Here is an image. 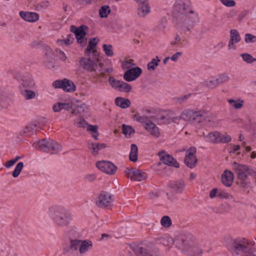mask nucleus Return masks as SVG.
Returning <instances> with one entry per match:
<instances>
[{"label": "nucleus", "mask_w": 256, "mask_h": 256, "mask_svg": "<svg viewBox=\"0 0 256 256\" xmlns=\"http://www.w3.org/2000/svg\"><path fill=\"white\" fill-rule=\"evenodd\" d=\"M228 249L233 256H256L248 240L228 237L225 240Z\"/></svg>", "instance_id": "obj_1"}, {"label": "nucleus", "mask_w": 256, "mask_h": 256, "mask_svg": "<svg viewBox=\"0 0 256 256\" xmlns=\"http://www.w3.org/2000/svg\"><path fill=\"white\" fill-rule=\"evenodd\" d=\"M232 168L237 176L238 184L242 188L248 187L250 184L248 175L252 176L256 179V171L248 165L234 162L232 164Z\"/></svg>", "instance_id": "obj_2"}, {"label": "nucleus", "mask_w": 256, "mask_h": 256, "mask_svg": "<svg viewBox=\"0 0 256 256\" xmlns=\"http://www.w3.org/2000/svg\"><path fill=\"white\" fill-rule=\"evenodd\" d=\"M132 248L138 256H159L157 250L150 242L142 243Z\"/></svg>", "instance_id": "obj_3"}, {"label": "nucleus", "mask_w": 256, "mask_h": 256, "mask_svg": "<svg viewBox=\"0 0 256 256\" xmlns=\"http://www.w3.org/2000/svg\"><path fill=\"white\" fill-rule=\"evenodd\" d=\"M113 200L112 195L110 192L102 191L98 197L96 204L101 208L110 209Z\"/></svg>", "instance_id": "obj_4"}, {"label": "nucleus", "mask_w": 256, "mask_h": 256, "mask_svg": "<svg viewBox=\"0 0 256 256\" xmlns=\"http://www.w3.org/2000/svg\"><path fill=\"white\" fill-rule=\"evenodd\" d=\"M179 119L184 120L191 121L196 123H200L204 120V116L200 112H195L192 110H186L182 112Z\"/></svg>", "instance_id": "obj_5"}, {"label": "nucleus", "mask_w": 256, "mask_h": 256, "mask_svg": "<svg viewBox=\"0 0 256 256\" xmlns=\"http://www.w3.org/2000/svg\"><path fill=\"white\" fill-rule=\"evenodd\" d=\"M38 148L46 152L52 150L56 152L61 149V146L51 139L44 138L38 142Z\"/></svg>", "instance_id": "obj_6"}, {"label": "nucleus", "mask_w": 256, "mask_h": 256, "mask_svg": "<svg viewBox=\"0 0 256 256\" xmlns=\"http://www.w3.org/2000/svg\"><path fill=\"white\" fill-rule=\"evenodd\" d=\"M174 14L178 15H187L188 13H193L190 9L188 0H176L174 6Z\"/></svg>", "instance_id": "obj_7"}, {"label": "nucleus", "mask_w": 256, "mask_h": 256, "mask_svg": "<svg viewBox=\"0 0 256 256\" xmlns=\"http://www.w3.org/2000/svg\"><path fill=\"white\" fill-rule=\"evenodd\" d=\"M95 57L96 60L82 57L80 60V64L84 69L89 72H94L96 74V72H98V63L100 62L98 58Z\"/></svg>", "instance_id": "obj_8"}, {"label": "nucleus", "mask_w": 256, "mask_h": 256, "mask_svg": "<svg viewBox=\"0 0 256 256\" xmlns=\"http://www.w3.org/2000/svg\"><path fill=\"white\" fill-rule=\"evenodd\" d=\"M52 86L56 88H62L66 92H74L76 88L74 84L66 78L55 80L52 84Z\"/></svg>", "instance_id": "obj_9"}, {"label": "nucleus", "mask_w": 256, "mask_h": 256, "mask_svg": "<svg viewBox=\"0 0 256 256\" xmlns=\"http://www.w3.org/2000/svg\"><path fill=\"white\" fill-rule=\"evenodd\" d=\"M108 81L110 86L114 88L120 92H130L132 90V86L123 81L118 80L112 76H110Z\"/></svg>", "instance_id": "obj_10"}, {"label": "nucleus", "mask_w": 256, "mask_h": 256, "mask_svg": "<svg viewBox=\"0 0 256 256\" xmlns=\"http://www.w3.org/2000/svg\"><path fill=\"white\" fill-rule=\"evenodd\" d=\"M126 176L131 180L140 182L146 180L147 175L141 170L134 168H126L124 170Z\"/></svg>", "instance_id": "obj_11"}, {"label": "nucleus", "mask_w": 256, "mask_h": 256, "mask_svg": "<svg viewBox=\"0 0 256 256\" xmlns=\"http://www.w3.org/2000/svg\"><path fill=\"white\" fill-rule=\"evenodd\" d=\"M196 152V148L194 146L186 150L184 162L186 166L190 168H194L198 163Z\"/></svg>", "instance_id": "obj_12"}, {"label": "nucleus", "mask_w": 256, "mask_h": 256, "mask_svg": "<svg viewBox=\"0 0 256 256\" xmlns=\"http://www.w3.org/2000/svg\"><path fill=\"white\" fill-rule=\"evenodd\" d=\"M96 166L102 172L110 175L114 174L117 170V167L109 161L98 162L96 163Z\"/></svg>", "instance_id": "obj_13"}, {"label": "nucleus", "mask_w": 256, "mask_h": 256, "mask_svg": "<svg viewBox=\"0 0 256 256\" xmlns=\"http://www.w3.org/2000/svg\"><path fill=\"white\" fill-rule=\"evenodd\" d=\"M156 120L160 124H166L176 122L179 118L172 111H164L161 113Z\"/></svg>", "instance_id": "obj_14"}, {"label": "nucleus", "mask_w": 256, "mask_h": 256, "mask_svg": "<svg viewBox=\"0 0 256 256\" xmlns=\"http://www.w3.org/2000/svg\"><path fill=\"white\" fill-rule=\"evenodd\" d=\"M70 219V213L66 210H60L56 213L55 220L60 226L68 225Z\"/></svg>", "instance_id": "obj_15"}, {"label": "nucleus", "mask_w": 256, "mask_h": 256, "mask_svg": "<svg viewBox=\"0 0 256 256\" xmlns=\"http://www.w3.org/2000/svg\"><path fill=\"white\" fill-rule=\"evenodd\" d=\"M142 73L140 67H136L127 70L124 74V78L126 82H132L138 78Z\"/></svg>", "instance_id": "obj_16"}, {"label": "nucleus", "mask_w": 256, "mask_h": 256, "mask_svg": "<svg viewBox=\"0 0 256 256\" xmlns=\"http://www.w3.org/2000/svg\"><path fill=\"white\" fill-rule=\"evenodd\" d=\"M164 151L162 150L158 153V155L160 157V160L165 164L169 166H172L176 168H178L180 166L179 164L176 162L172 156L166 154H164Z\"/></svg>", "instance_id": "obj_17"}, {"label": "nucleus", "mask_w": 256, "mask_h": 256, "mask_svg": "<svg viewBox=\"0 0 256 256\" xmlns=\"http://www.w3.org/2000/svg\"><path fill=\"white\" fill-rule=\"evenodd\" d=\"M202 250L196 246L191 244L185 246L182 250V254L184 256H200Z\"/></svg>", "instance_id": "obj_18"}, {"label": "nucleus", "mask_w": 256, "mask_h": 256, "mask_svg": "<svg viewBox=\"0 0 256 256\" xmlns=\"http://www.w3.org/2000/svg\"><path fill=\"white\" fill-rule=\"evenodd\" d=\"M45 50L44 62L48 68H54V59L53 52L49 47H46Z\"/></svg>", "instance_id": "obj_19"}, {"label": "nucleus", "mask_w": 256, "mask_h": 256, "mask_svg": "<svg viewBox=\"0 0 256 256\" xmlns=\"http://www.w3.org/2000/svg\"><path fill=\"white\" fill-rule=\"evenodd\" d=\"M240 40V37L238 32L236 30H232L230 31V40L228 45V49H236L235 44L238 43Z\"/></svg>", "instance_id": "obj_20"}, {"label": "nucleus", "mask_w": 256, "mask_h": 256, "mask_svg": "<svg viewBox=\"0 0 256 256\" xmlns=\"http://www.w3.org/2000/svg\"><path fill=\"white\" fill-rule=\"evenodd\" d=\"M20 15L22 19L28 22H36L39 19L38 14L34 12L22 11L20 12Z\"/></svg>", "instance_id": "obj_21"}, {"label": "nucleus", "mask_w": 256, "mask_h": 256, "mask_svg": "<svg viewBox=\"0 0 256 256\" xmlns=\"http://www.w3.org/2000/svg\"><path fill=\"white\" fill-rule=\"evenodd\" d=\"M234 174L230 170H226L222 175V182L226 186L230 187L234 181Z\"/></svg>", "instance_id": "obj_22"}, {"label": "nucleus", "mask_w": 256, "mask_h": 256, "mask_svg": "<svg viewBox=\"0 0 256 256\" xmlns=\"http://www.w3.org/2000/svg\"><path fill=\"white\" fill-rule=\"evenodd\" d=\"M98 41L99 40L96 38H94L90 40L88 44L86 50V55L88 56L90 54V52H92L94 56H96L97 54H98V52L97 50L94 49V48L96 46Z\"/></svg>", "instance_id": "obj_23"}, {"label": "nucleus", "mask_w": 256, "mask_h": 256, "mask_svg": "<svg viewBox=\"0 0 256 256\" xmlns=\"http://www.w3.org/2000/svg\"><path fill=\"white\" fill-rule=\"evenodd\" d=\"M104 64L102 62L98 63V72H96V76L100 78H104L106 76L107 74H109L113 72L112 67H108L107 68H103Z\"/></svg>", "instance_id": "obj_24"}, {"label": "nucleus", "mask_w": 256, "mask_h": 256, "mask_svg": "<svg viewBox=\"0 0 256 256\" xmlns=\"http://www.w3.org/2000/svg\"><path fill=\"white\" fill-rule=\"evenodd\" d=\"M145 128L154 137L158 138L160 136V134L158 128L152 122L146 123Z\"/></svg>", "instance_id": "obj_25"}, {"label": "nucleus", "mask_w": 256, "mask_h": 256, "mask_svg": "<svg viewBox=\"0 0 256 256\" xmlns=\"http://www.w3.org/2000/svg\"><path fill=\"white\" fill-rule=\"evenodd\" d=\"M170 188L176 192H181L184 189L185 184L183 180L174 181L170 184Z\"/></svg>", "instance_id": "obj_26"}, {"label": "nucleus", "mask_w": 256, "mask_h": 256, "mask_svg": "<svg viewBox=\"0 0 256 256\" xmlns=\"http://www.w3.org/2000/svg\"><path fill=\"white\" fill-rule=\"evenodd\" d=\"M115 104L122 108H126L131 104L130 101L128 99L122 97H118L114 100Z\"/></svg>", "instance_id": "obj_27"}, {"label": "nucleus", "mask_w": 256, "mask_h": 256, "mask_svg": "<svg viewBox=\"0 0 256 256\" xmlns=\"http://www.w3.org/2000/svg\"><path fill=\"white\" fill-rule=\"evenodd\" d=\"M87 28V26L82 25L79 28H78V29H76L74 34L78 43L82 42L85 36L86 35V32L84 31V29Z\"/></svg>", "instance_id": "obj_28"}, {"label": "nucleus", "mask_w": 256, "mask_h": 256, "mask_svg": "<svg viewBox=\"0 0 256 256\" xmlns=\"http://www.w3.org/2000/svg\"><path fill=\"white\" fill-rule=\"evenodd\" d=\"M88 146L92 150V154L95 156L98 154L99 150L106 148V145L104 144L89 143Z\"/></svg>", "instance_id": "obj_29"}, {"label": "nucleus", "mask_w": 256, "mask_h": 256, "mask_svg": "<svg viewBox=\"0 0 256 256\" xmlns=\"http://www.w3.org/2000/svg\"><path fill=\"white\" fill-rule=\"evenodd\" d=\"M138 148L136 144H132L129 158L130 161L136 162L138 160Z\"/></svg>", "instance_id": "obj_30"}, {"label": "nucleus", "mask_w": 256, "mask_h": 256, "mask_svg": "<svg viewBox=\"0 0 256 256\" xmlns=\"http://www.w3.org/2000/svg\"><path fill=\"white\" fill-rule=\"evenodd\" d=\"M220 132H210L206 136L208 140L212 143L219 144Z\"/></svg>", "instance_id": "obj_31"}, {"label": "nucleus", "mask_w": 256, "mask_h": 256, "mask_svg": "<svg viewBox=\"0 0 256 256\" xmlns=\"http://www.w3.org/2000/svg\"><path fill=\"white\" fill-rule=\"evenodd\" d=\"M80 243L79 252L81 254L85 253L92 247V242L90 241L83 240Z\"/></svg>", "instance_id": "obj_32"}, {"label": "nucleus", "mask_w": 256, "mask_h": 256, "mask_svg": "<svg viewBox=\"0 0 256 256\" xmlns=\"http://www.w3.org/2000/svg\"><path fill=\"white\" fill-rule=\"evenodd\" d=\"M138 14L140 17L145 16L150 12V7L148 4H144L138 8Z\"/></svg>", "instance_id": "obj_33"}, {"label": "nucleus", "mask_w": 256, "mask_h": 256, "mask_svg": "<svg viewBox=\"0 0 256 256\" xmlns=\"http://www.w3.org/2000/svg\"><path fill=\"white\" fill-rule=\"evenodd\" d=\"M39 124L37 121L32 122L29 124L24 129V132L30 134L34 132V128Z\"/></svg>", "instance_id": "obj_34"}, {"label": "nucleus", "mask_w": 256, "mask_h": 256, "mask_svg": "<svg viewBox=\"0 0 256 256\" xmlns=\"http://www.w3.org/2000/svg\"><path fill=\"white\" fill-rule=\"evenodd\" d=\"M110 12V9L108 6L105 5L100 8L99 10V15L100 18H106Z\"/></svg>", "instance_id": "obj_35"}, {"label": "nucleus", "mask_w": 256, "mask_h": 256, "mask_svg": "<svg viewBox=\"0 0 256 256\" xmlns=\"http://www.w3.org/2000/svg\"><path fill=\"white\" fill-rule=\"evenodd\" d=\"M160 60L156 56V58H152V61L148 64V69L150 70H154L156 67L158 65V62Z\"/></svg>", "instance_id": "obj_36"}, {"label": "nucleus", "mask_w": 256, "mask_h": 256, "mask_svg": "<svg viewBox=\"0 0 256 256\" xmlns=\"http://www.w3.org/2000/svg\"><path fill=\"white\" fill-rule=\"evenodd\" d=\"M229 104L236 109H239L242 107L244 100L239 99L238 101L230 99L228 100Z\"/></svg>", "instance_id": "obj_37"}, {"label": "nucleus", "mask_w": 256, "mask_h": 256, "mask_svg": "<svg viewBox=\"0 0 256 256\" xmlns=\"http://www.w3.org/2000/svg\"><path fill=\"white\" fill-rule=\"evenodd\" d=\"M160 224L164 228H170L172 224V220L170 216H162L160 220Z\"/></svg>", "instance_id": "obj_38"}, {"label": "nucleus", "mask_w": 256, "mask_h": 256, "mask_svg": "<svg viewBox=\"0 0 256 256\" xmlns=\"http://www.w3.org/2000/svg\"><path fill=\"white\" fill-rule=\"evenodd\" d=\"M122 133L125 135L130 136L132 134H134L135 131L134 130L132 126H127L125 124L122 125Z\"/></svg>", "instance_id": "obj_39"}, {"label": "nucleus", "mask_w": 256, "mask_h": 256, "mask_svg": "<svg viewBox=\"0 0 256 256\" xmlns=\"http://www.w3.org/2000/svg\"><path fill=\"white\" fill-rule=\"evenodd\" d=\"M24 167V164L22 162H19L16 166L14 170L12 172V175L13 177L16 178L20 174L22 168Z\"/></svg>", "instance_id": "obj_40"}, {"label": "nucleus", "mask_w": 256, "mask_h": 256, "mask_svg": "<svg viewBox=\"0 0 256 256\" xmlns=\"http://www.w3.org/2000/svg\"><path fill=\"white\" fill-rule=\"evenodd\" d=\"M104 50L106 56H112L114 53L112 50V46L111 44H104L102 46Z\"/></svg>", "instance_id": "obj_41"}, {"label": "nucleus", "mask_w": 256, "mask_h": 256, "mask_svg": "<svg viewBox=\"0 0 256 256\" xmlns=\"http://www.w3.org/2000/svg\"><path fill=\"white\" fill-rule=\"evenodd\" d=\"M232 140L231 136L227 134L226 133L222 134L220 133V136L219 138V144H225L230 142Z\"/></svg>", "instance_id": "obj_42"}, {"label": "nucleus", "mask_w": 256, "mask_h": 256, "mask_svg": "<svg viewBox=\"0 0 256 256\" xmlns=\"http://www.w3.org/2000/svg\"><path fill=\"white\" fill-rule=\"evenodd\" d=\"M134 118L136 120L140 123L146 124V123H149V122H150L148 120V117L146 116H141L139 114H134Z\"/></svg>", "instance_id": "obj_43"}, {"label": "nucleus", "mask_w": 256, "mask_h": 256, "mask_svg": "<svg viewBox=\"0 0 256 256\" xmlns=\"http://www.w3.org/2000/svg\"><path fill=\"white\" fill-rule=\"evenodd\" d=\"M82 240H70V248L72 250H76L78 246L80 247Z\"/></svg>", "instance_id": "obj_44"}, {"label": "nucleus", "mask_w": 256, "mask_h": 256, "mask_svg": "<svg viewBox=\"0 0 256 256\" xmlns=\"http://www.w3.org/2000/svg\"><path fill=\"white\" fill-rule=\"evenodd\" d=\"M23 95L26 100H30L36 97V93L32 90H26L23 92Z\"/></svg>", "instance_id": "obj_45"}, {"label": "nucleus", "mask_w": 256, "mask_h": 256, "mask_svg": "<svg viewBox=\"0 0 256 256\" xmlns=\"http://www.w3.org/2000/svg\"><path fill=\"white\" fill-rule=\"evenodd\" d=\"M50 6V2L48 0H44L40 4H37L36 8L38 10H40L42 9L46 8Z\"/></svg>", "instance_id": "obj_46"}, {"label": "nucleus", "mask_w": 256, "mask_h": 256, "mask_svg": "<svg viewBox=\"0 0 256 256\" xmlns=\"http://www.w3.org/2000/svg\"><path fill=\"white\" fill-rule=\"evenodd\" d=\"M74 40V38L72 34H69L68 36V38L64 40H58V42H64L66 45H70L73 42Z\"/></svg>", "instance_id": "obj_47"}, {"label": "nucleus", "mask_w": 256, "mask_h": 256, "mask_svg": "<svg viewBox=\"0 0 256 256\" xmlns=\"http://www.w3.org/2000/svg\"><path fill=\"white\" fill-rule=\"evenodd\" d=\"M243 60L248 64H251L254 62V58L252 56L248 54L245 53L241 54Z\"/></svg>", "instance_id": "obj_48"}, {"label": "nucleus", "mask_w": 256, "mask_h": 256, "mask_svg": "<svg viewBox=\"0 0 256 256\" xmlns=\"http://www.w3.org/2000/svg\"><path fill=\"white\" fill-rule=\"evenodd\" d=\"M204 86L208 87V88L213 89L215 88H216L218 85L216 84V82L215 80H210L209 81H205L204 82Z\"/></svg>", "instance_id": "obj_49"}, {"label": "nucleus", "mask_w": 256, "mask_h": 256, "mask_svg": "<svg viewBox=\"0 0 256 256\" xmlns=\"http://www.w3.org/2000/svg\"><path fill=\"white\" fill-rule=\"evenodd\" d=\"M245 42L246 43L256 42V36L246 34L245 35Z\"/></svg>", "instance_id": "obj_50"}, {"label": "nucleus", "mask_w": 256, "mask_h": 256, "mask_svg": "<svg viewBox=\"0 0 256 256\" xmlns=\"http://www.w3.org/2000/svg\"><path fill=\"white\" fill-rule=\"evenodd\" d=\"M221 2L228 7L234 6L236 5V2L234 0H220Z\"/></svg>", "instance_id": "obj_51"}, {"label": "nucleus", "mask_w": 256, "mask_h": 256, "mask_svg": "<svg viewBox=\"0 0 256 256\" xmlns=\"http://www.w3.org/2000/svg\"><path fill=\"white\" fill-rule=\"evenodd\" d=\"M52 110L55 112H60L62 110V102H57L54 104L52 106Z\"/></svg>", "instance_id": "obj_52"}, {"label": "nucleus", "mask_w": 256, "mask_h": 256, "mask_svg": "<svg viewBox=\"0 0 256 256\" xmlns=\"http://www.w3.org/2000/svg\"><path fill=\"white\" fill-rule=\"evenodd\" d=\"M218 78L222 84L228 81L230 78L226 74L219 75Z\"/></svg>", "instance_id": "obj_53"}, {"label": "nucleus", "mask_w": 256, "mask_h": 256, "mask_svg": "<svg viewBox=\"0 0 256 256\" xmlns=\"http://www.w3.org/2000/svg\"><path fill=\"white\" fill-rule=\"evenodd\" d=\"M62 110H70L72 109V103H62Z\"/></svg>", "instance_id": "obj_54"}, {"label": "nucleus", "mask_w": 256, "mask_h": 256, "mask_svg": "<svg viewBox=\"0 0 256 256\" xmlns=\"http://www.w3.org/2000/svg\"><path fill=\"white\" fill-rule=\"evenodd\" d=\"M86 107V104H80V105H78L76 108L78 110V112L79 114H81L84 112Z\"/></svg>", "instance_id": "obj_55"}, {"label": "nucleus", "mask_w": 256, "mask_h": 256, "mask_svg": "<svg viewBox=\"0 0 256 256\" xmlns=\"http://www.w3.org/2000/svg\"><path fill=\"white\" fill-rule=\"evenodd\" d=\"M182 55V52H176L174 55H172V57L170 58L172 61L176 62L178 60V57H180Z\"/></svg>", "instance_id": "obj_56"}, {"label": "nucleus", "mask_w": 256, "mask_h": 256, "mask_svg": "<svg viewBox=\"0 0 256 256\" xmlns=\"http://www.w3.org/2000/svg\"><path fill=\"white\" fill-rule=\"evenodd\" d=\"M98 126L96 125H89L88 130L93 133L98 132Z\"/></svg>", "instance_id": "obj_57"}, {"label": "nucleus", "mask_w": 256, "mask_h": 256, "mask_svg": "<svg viewBox=\"0 0 256 256\" xmlns=\"http://www.w3.org/2000/svg\"><path fill=\"white\" fill-rule=\"evenodd\" d=\"M14 164H15V162L12 159V160L7 161L6 162V164H4V166L6 168H10L12 167V166H14Z\"/></svg>", "instance_id": "obj_58"}, {"label": "nucleus", "mask_w": 256, "mask_h": 256, "mask_svg": "<svg viewBox=\"0 0 256 256\" xmlns=\"http://www.w3.org/2000/svg\"><path fill=\"white\" fill-rule=\"evenodd\" d=\"M219 196L222 198H229L230 196V195L226 192H221L219 194Z\"/></svg>", "instance_id": "obj_59"}, {"label": "nucleus", "mask_w": 256, "mask_h": 256, "mask_svg": "<svg viewBox=\"0 0 256 256\" xmlns=\"http://www.w3.org/2000/svg\"><path fill=\"white\" fill-rule=\"evenodd\" d=\"M217 192L216 188H214L212 190L210 193V198H214L216 196V194Z\"/></svg>", "instance_id": "obj_60"}, {"label": "nucleus", "mask_w": 256, "mask_h": 256, "mask_svg": "<svg viewBox=\"0 0 256 256\" xmlns=\"http://www.w3.org/2000/svg\"><path fill=\"white\" fill-rule=\"evenodd\" d=\"M180 40V37L179 36L178 34H176V37H175V41L171 42L170 44L172 45L176 44Z\"/></svg>", "instance_id": "obj_61"}, {"label": "nucleus", "mask_w": 256, "mask_h": 256, "mask_svg": "<svg viewBox=\"0 0 256 256\" xmlns=\"http://www.w3.org/2000/svg\"><path fill=\"white\" fill-rule=\"evenodd\" d=\"M85 120L84 118H80V122L78 124V126L79 127H84Z\"/></svg>", "instance_id": "obj_62"}, {"label": "nucleus", "mask_w": 256, "mask_h": 256, "mask_svg": "<svg viewBox=\"0 0 256 256\" xmlns=\"http://www.w3.org/2000/svg\"><path fill=\"white\" fill-rule=\"evenodd\" d=\"M60 54L62 55V56H60V58L64 61L66 60V56H65L64 54V52H62V51H60L59 52Z\"/></svg>", "instance_id": "obj_63"}, {"label": "nucleus", "mask_w": 256, "mask_h": 256, "mask_svg": "<svg viewBox=\"0 0 256 256\" xmlns=\"http://www.w3.org/2000/svg\"><path fill=\"white\" fill-rule=\"evenodd\" d=\"M71 114H72L73 115H77V114H79V113L78 112V110L76 108H75L74 109H72V110L71 112Z\"/></svg>", "instance_id": "obj_64"}]
</instances>
